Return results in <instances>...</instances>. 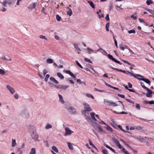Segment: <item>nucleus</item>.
<instances>
[{
  "label": "nucleus",
  "mask_w": 154,
  "mask_h": 154,
  "mask_svg": "<svg viewBox=\"0 0 154 154\" xmlns=\"http://www.w3.org/2000/svg\"><path fill=\"white\" fill-rule=\"evenodd\" d=\"M68 111L70 112L71 114L75 113L76 112V110L75 109L73 108L72 107H69L68 109H67Z\"/></svg>",
  "instance_id": "10"
},
{
  "label": "nucleus",
  "mask_w": 154,
  "mask_h": 154,
  "mask_svg": "<svg viewBox=\"0 0 154 154\" xmlns=\"http://www.w3.org/2000/svg\"><path fill=\"white\" fill-rule=\"evenodd\" d=\"M146 83L150 85V81L148 79H144V80L143 81Z\"/></svg>",
  "instance_id": "37"
},
{
  "label": "nucleus",
  "mask_w": 154,
  "mask_h": 154,
  "mask_svg": "<svg viewBox=\"0 0 154 154\" xmlns=\"http://www.w3.org/2000/svg\"><path fill=\"white\" fill-rule=\"evenodd\" d=\"M56 18L57 20L58 21H60L61 20V17L60 16L58 15L57 14L56 15Z\"/></svg>",
  "instance_id": "38"
},
{
  "label": "nucleus",
  "mask_w": 154,
  "mask_h": 154,
  "mask_svg": "<svg viewBox=\"0 0 154 154\" xmlns=\"http://www.w3.org/2000/svg\"><path fill=\"white\" fill-rule=\"evenodd\" d=\"M69 16H71L72 14V11L71 9H69V10L66 13Z\"/></svg>",
  "instance_id": "30"
},
{
  "label": "nucleus",
  "mask_w": 154,
  "mask_h": 154,
  "mask_svg": "<svg viewBox=\"0 0 154 154\" xmlns=\"http://www.w3.org/2000/svg\"><path fill=\"white\" fill-rule=\"evenodd\" d=\"M105 19L107 21L109 20V14H107L106 15V16L105 17Z\"/></svg>",
  "instance_id": "54"
},
{
  "label": "nucleus",
  "mask_w": 154,
  "mask_h": 154,
  "mask_svg": "<svg viewBox=\"0 0 154 154\" xmlns=\"http://www.w3.org/2000/svg\"><path fill=\"white\" fill-rule=\"evenodd\" d=\"M118 96L121 98H125V95L124 94H118Z\"/></svg>",
  "instance_id": "53"
},
{
  "label": "nucleus",
  "mask_w": 154,
  "mask_h": 154,
  "mask_svg": "<svg viewBox=\"0 0 154 154\" xmlns=\"http://www.w3.org/2000/svg\"><path fill=\"white\" fill-rule=\"evenodd\" d=\"M135 130L140 131L141 129V128L140 126L135 127Z\"/></svg>",
  "instance_id": "50"
},
{
  "label": "nucleus",
  "mask_w": 154,
  "mask_h": 154,
  "mask_svg": "<svg viewBox=\"0 0 154 154\" xmlns=\"http://www.w3.org/2000/svg\"><path fill=\"white\" fill-rule=\"evenodd\" d=\"M74 48L76 50H77V51H81V49L79 47H78V45L77 44H76V43L74 44Z\"/></svg>",
  "instance_id": "20"
},
{
  "label": "nucleus",
  "mask_w": 154,
  "mask_h": 154,
  "mask_svg": "<svg viewBox=\"0 0 154 154\" xmlns=\"http://www.w3.org/2000/svg\"><path fill=\"white\" fill-rule=\"evenodd\" d=\"M88 3L90 4V6L92 8H95V6L93 2L91 1H88Z\"/></svg>",
  "instance_id": "22"
},
{
  "label": "nucleus",
  "mask_w": 154,
  "mask_h": 154,
  "mask_svg": "<svg viewBox=\"0 0 154 154\" xmlns=\"http://www.w3.org/2000/svg\"><path fill=\"white\" fill-rule=\"evenodd\" d=\"M104 145L107 148L111 150L112 152H115L114 149H112V148L111 147L109 146L107 144H106L105 143L104 144Z\"/></svg>",
  "instance_id": "19"
},
{
  "label": "nucleus",
  "mask_w": 154,
  "mask_h": 154,
  "mask_svg": "<svg viewBox=\"0 0 154 154\" xmlns=\"http://www.w3.org/2000/svg\"><path fill=\"white\" fill-rule=\"evenodd\" d=\"M125 145L128 148L131 149H132V148L129 144H127L126 143Z\"/></svg>",
  "instance_id": "61"
},
{
  "label": "nucleus",
  "mask_w": 154,
  "mask_h": 154,
  "mask_svg": "<svg viewBox=\"0 0 154 154\" xmlns=\"http://www.w3.org/2000/svg\"><path fill=\"white\" fill-rule=\"evenodd\" d=\"M116 146H118V148L119 149H122V151L125 154H130L127 151H126L124 148L122 147L121 146L119 142V143L117 144L116 145Z\"/></svg>",
  "instance_id": "5"
},
{
  "label": "nucleus",
  "mask_w": 154,
  "mask_h": 154,
  "mask_svg": "<svg viewBox=\"0 0 154 154\" xmlns=\"http://www.w3.org/2000/svg\"><path fill=\"white\" fill-rule=\"evenodd\" d=\"M6 87L8 89V90L10 91L11 94H13L14 93L15 90L13 88L11 87L10 85H7Z\"/></svg>",
  "instance_id": "9"
},
{
  "label": "nucleus",
  "mask_w": 154,
  "mask_h": 154,
  "mask_svg": "<svg viewBox=\"0 0 154 154\" xmlns=\"http://www.w3.org/2000/svg\"><path fill=\"white\" fill-rule=\"evenodd\" d=\"M47 63H52L53 62V60L52 59L49 58L46 61Z\"/></svg>",
  "instance_id": "33"
},
{
  "label": "nucleus",
  "mask_w": 154,
  "mask_h": 154,
  "mask_svg": "<svg viewBox=\"0 0 154 154\" xmlns=\"http://www.w3.org/2000/svg\"><path fill=\"white\" fill-rule=\"evenodd\" d=\"M139 21L140 23H145V21H144L143 20H142V19H140V18H139Z\"/></svg>",
  "instance_id": "64"
},
{
  "label": "nucleus",
  "mask_w": 154,
  "mask_h": 154,
  "mask_svg": "<svg viewBox=\"0 0 154 154\" xmlns=\"http://www.w3.org/2000/svg\"><path fill=\"white\" fill-rule=\"evenodd\" d=\"M102 152L103 154H108V152L107 150L105 149H103Z\"/></svg>",
  "instance_id": "39"
},
{
  "label": "nucleus",
  "mask_w": 154,
  "mask_h": 154,
  "mask_svg": "<svg viewBox=\"0 0 154 154\" xmlns=\"http://www.w3.org/2000/svg\"><path fill=\"white\" fill-rule=\"evenodd\" d=\"M112 88L114 89H115V90H118L119 92H120V91H121V90H120L118 88H117V87H113V86H112Z\"/></svg>",
  "instance_id": "59"
},
{
  "label": "nucleus",
  "mask_w": 154,
  "mask_h": 154,
  "mask_svg": "<svg viewBox=\"0 0 154 154\" xmlns=\"http://www.w3.org/2000/svg\"><path fill=\"white\" fill-rule=\"evenodd\" d=\"M52 128V126L49 124H47L45 127L46 129H48Z\"/></svg>",
  "instance_id": "43"
},
{
  "label": "nucleus",
  "mask_w": 154,
  "mask_h": 154,
  "mask_svg": "<svg viewBox=\"0 0 154 154\" xmlns=\"http://www.w3.org/2000/svg\"><path fill=\"white\" fill-rule=\"evenodd\" d=\"M97 130L99 132L101 133L103 132V130L100 126H97Z\"/></svg>",
  "instance_id": "15"
},
{
  "label": "nucleus",
  "mask_w": 154,
  "mask_h": 154,
  "mask_svg": "<svg viewBox=\"0 0 154 154\" xmlns=\"http://www.w3.org/2000/svg\"><path fill=\"white\" fill-rule=\"evenodd\" d=\"M112 140L115 143L116 145L119 143L118 140L115 137L112 138Z\"/></svg>",
  "instance_id": "26"
},
{
  "label": "nucleus",
  "mask_w": 154,
  "mask_h": 154,
  "mask_svg": "<svg viewBox=\"0 0 154 154\" xmlns=\"http://www.w3.org/2000/svg\"><path fill=\"white\" fill-rule=\"evenodd\" d=\"M84 60L85 61L88 62L89 63H92V62L91 61L90 59H88L87 58H84Z\"/></svg>",
  "instance_id": "44"
},
{
  "label": "nucleus",
  "mask_w": 154,
  "mask_h": 154,
  "mask_svg": "<svg viewBox=\"0 0 154 154\" xmlns=\"http://www.w3.org/2000/svg\"><path fill=\"white\" fill-rule=\"evenodd\" d=\"M86 96L88 97H90L93 99H94V96L91 94H87Z\"/></svg>",
  "instance_id": "36"
},
{
  "label": "nucleus",
  "mask_w": 154,
  "mask_h": 154,
  "mask_svg": "<svg viewBox=\"0 0 154 154\" xmlns=\"http://www.w3.org/2000/svg\"><path fill=\"white\" fill-rule=\"evenodd\" d=\"M52 149L55 152L57 153H58L59 152L58 149L55 146H52Z\"/></svg>",
  "instance_id": "23"
},
{
  "label": "nucleus",
  "mask_w": 154,
  "mask_h": 154,
  "mask_svg": "<svg viewBox=\"0 0 154 154\" xmlns=\"http://www.w3.org/2000/svg\"><path fill=\"white\" fill-rule=\"evenodd\" d=\"M136 108L138 110H140V105L138 103H136Z\"/></svg>",
  "instance_id": "47"
},
{
  "label": "nucleus",
  "mask_w": 154,
  "mask_h": 154,
  "mask_svg": "<svg viewBox=\"0 0 154 154\" xmlns=\"http://www.w3.org/2000/svg\"><path fill=\"white\" fill-rule=\"evenodd\" d=\"M24 146H25V144H24V143H23L22 144V145L21 146V148H18V149H17L18 151H20V149H21V148H24Z\"/></svg>",
  "instance_id": "57"
},
{
  "label": "nucleus",
  "mask_w": 154,
  "mask_h": 154,
  "mask_svg": "<svg viewBox=\"0 0 154 154\" xmlns=\"http://www.w3.org/2000/svg\"><path fill=\"white\" fill-rule=\"evenodd\" d=\"M131 17L135 20H136L137 19V17L134 16V15H132L131 16Z\"/></svg>",
  "instance_id": "62"
},
{
  "label": "nucleus",
  "mask_w": 154,
  "mask_h": 154,
  "mask_svg": "<svg viewBox=\"0 0 154 154\" xmlns=\"http://www.w3.org/2000/svg\"><path fill=\"white\" fill-rule=\"evenodd\" d=\"M67 144H68V146L69 148V149H70L71 150L73 149V146H72V144L71 143H68Z\"/></svg>",
  "instance_id": "32"
},
{
  "label": "nucleus",
  "mask_w": 154,
  "mask_h": 154,
  "mask_svg": "<svg viewBox=\"0 0 154 154\" xmlns=\"http://www.w3.org/2000/svg\"><path fill=\"white\" fill-rule=\"evenodd\" d=\"M47 72L46 69H44L43 70V73L44 75V76H43L42 75H41V74L39 73V72L38 73V76L40 77L42 79L43 78L45 75V74H46V73Z\"/></svg>",
  "instance_id": "12"
},
{
  "label": "nucleus",
  "mask_w": 154,
  "mask_h": 154,
  "mask_svg": "<svg viewBox=\"0 0 154 154\" xmlns=\"http://www.w3.org/2000/svg\"><path fill=\"white\" fill-rule=\"evenodd\" d=\"M1 3L2 5V6H4V7H6V6H7V5H6L7 3L6 2V0H5V1H4V2H1Z\"/></svg>",
  "instance_id": "45"
},
{
  "label": "nucleus",
  "mask_w": 154,
  "mask_h": 154,
  "mask_svg": "<svg viewBox=\"0 0 154 154\" xmlns=\"http://www.w3.org/2000/svg\"><path fill=\"white\" fill-rule=\"evenodd\" d=\"M118 127L122 131H123L124 132H125V131L121 127V126L120 125H119L118 126Z\"/></svg>",
  "instance_id": "63"
},
{
  "label": "nucleus",
  "mask_w": 154,
  "mask_h": 154,
  "mask_svg": "<svg viewBox=\"0 0 154 154\" xmlns=\"http://www.w3.org/2000/svg\"><path fill=\"white\" fill-rule=\"evenodd\" d=\"M141 84L142 88H143L144 89L146 90L147 88V87H146L145 86L144 84L143 83L141 82Z\"/></svg>",
  "instance_id": "52"
},
{
  "label": "nucleus",
  "mask_w": 154,
  "mask_h": 154,
  "mask_svg": "<svg viewBox=\"0 0 154 154\" xmlns=\"http://www.w3.org/2000/svg\"><path fill=\"white\" fill-rule=\"evenodd\" d=\"M7 3L9 5H11L14 3V2L12 0H5Z\"/></svg>",
  "instance_id": "28"
},
{
  "label": "nucleus",
  "mask_w": 154,
  "mask_h": 154,
  "mask_svg": "<svg viewBox=\"0 0 154 154\" xmlns=\"http://www.w3.org/2000/svg\"><path fill=\"white\" fill-rule=\"evenodd\" d=\"M119 47L121 50L124 51L125 49L128 48V46L126 45H120Z\"/></svg>",
  "instance_id": "14"
},
{
  "label": "nucleus",
  "mask_w": 154,
  "mask_h": 154,
  "mask_svg": "<svg viewBox=\"0 0 154 154\" xmlns=\"http://www.w3.org/2000/svg\"><path fill=\"white\" fill-rule=\"evenodd\" d=\"M55 86L58 89H62L63 90H65L67 88L69 87V86L68 85H58L57 86L56 85H55Z\"/></svg>",
  "instance_id": "8"
},
{
  "label": "nucleus",
  "mask_w": 154,
  "mask_h": 154,
  "mask_svg": "<svg viewBox=\"0 0 154 154\" xmlns=\"http://www.w3.org/2000/svg\"><path fill=\"white\" fill-rule=\"evenodd\" d=\"M100 50L101 51V52L103 54H107V52L105 50L101 48H100L98 49L97 50V51H99Z\"/></svg>",
  "instance_id": "17"
},
{
  "label": "nucleus",
  "mask_w": 154,
  "mask_h": 154,
  "mask_svg": "<svg viewBox=\"0 0 154 154\" xmlns=\"http://www.w3.org/2000/svg\"><path fill=\"white\" fill-rule=\"evenodd\" d=\"M83 105H84V109L83 112H85L87 111L90 112L91 111V109L88 104L86 102H84Z\"/></svg>",
  "instance_id": "1"
},
{
  "label": "nucleus",
  "mask_w": 154,
  "mask_h": 154,
  "mask_svg": "<svg viewBox=\"0 0 154 154\" xmlns=\"http://www.w3.org/2000/svg\"><path fill=\"white\" fill-rule=\"evenodd\" d=\"M17 144L16 142V140H15L12 139V147H14Z\"/></svg>",
  "instance_id": "27"
},
{
  "label": "nucleus",
  "mask_w": 154,
  "mask_h": 154,
  "mask_svg": "<svg viewBox=\"0 0 154 154\" xmlns=\"http://www.w3.org/2000/svg\"><path fill=\"white\" fill-rule=\"evenodd\" d=\"M90 114L92 119L94 120V121H97V120L94 117L95 113L94 112H91L90 113Z\"/></svg>",
  "instance_id": "21"
},
{
  "label": "nucleus",
  "mask_w": 154,
  "mask_h": 154,
  "mask_svg": "<svg viewBox=\"0 0 154 154\" xmlns=\"http://www.w3.org/2000/svg\"><path fill=\"white\" fill-rule=\"evenodd\" d=\"M57 75L61 79H63L64 77L63 76L60 72H58L57 73Z\"/></svg>",
  "instance_id": "24"
},
{
  "label": "nucleus",
  "mask_w": 154,
  "mask_h": 154,
  "mask_svg": "<svg viewBox=\"0 0 154 154\" xmlns=\"http://www.w3.org/2000/svg\"><path fill=\"white\" fill-rule=\"evenodd\" d=\"M2 58L4 60H6L7 61H11V58H10L9 59H7L6 57L5 56L2 57Z\"/></svg>",
  "instance_id": "56"
},
{
  "label": "nucleus",
  "mask_w": 154,
  "mask_h": 154,
  "mask_svg": "<svg viewBox=\"0 0 154 154\" xmlns=\"http://www.w3.org/2000/svg\"><path fill=\"white\" fill-rule=\"evenodd\" d=\"M108 58L110 60H112L114 62L118 63L120 65H122V64L119 61L116 60L115 58L113 57V56L110 54L108 55Z\"/></svg>",
  "instance_id": "3"
},
{
  "label": "nucleus",
  "mask_w": 154,
  "mask_h": 154,
  "mask_svg": "<svg viewBox=\"0 0 154 154\" xmlns=\"http://www.w3.org/2000/svg\"><path fill=\"white\" fill-rule=\"evenodd\" d=\"M31 136L32 139H34L35 141H37L38 140V136L34 131L32 132V133L31 134Z\"/></svg>",
  "instance_id": "6"
},
{
  "label": "nucleus",
  "mask_w": 154,
  "mask_h": 154,
  "mask_svg": "<svg viewBox=\"0 0 154 154\" xmlns=\"http://www.w3.org/2000/svg\"><path fill=\"white\" fill-rule=\"evenodd\" d=\"M5 73V71L3 69H0V74L2 75H3Z\"/></svg>",
  "instance_id": "51"
},
{
  "label": "nucleus",
  "mask_w": 154,
  "mask_h": 154,
  "mask_svg": "<svg viewBox=\"0 0 154 154\" xmlns=\"http://www.w3.org/2000/svg\"><path fill=\"white\" fill-rule=\"evenodd\" d=\"M89 144L90 145L92 146L94 148V149H95L96 150H97V148H96V147L94 145V144H93L91 142V141L90 140H89Z\"/></svg>",
  "instance_id": "29"
},
{
  "label": "nucleus",
  "mask_w": 154,
  "mask_h": 154,
  "mask_svg": "<svg viewBox=\"0 0 154 154\" xmlns=\"http://www.w3.org/2000/svg\"><path fill=\"white\" fill-rule=\"evenodd\" d=\"M87 50L88 51V53L89 54L91 53L93 51V49L88 48H87Z\"/></svg>",
  "instance_id": "49"
},
{
  "label": "nucleus",
  "mask_w": 154,
  "mask_h": 154,
  "mask_svg": "<svg viewBox=\"0 0 154 154\" xmlns=\"http://www.w3.org/2000/svg\"><path fill=\"white\" fill-rule=\"evenodd\" d=\"M103 103L105 105L108 106H117V104L116 103L113 102L111 101L106 100H104Z\"/></svg>",
  "instance_id": "2"
},
{
  "label": "nucleus",
  "mask_w": 154,
  "mask_h": 154,
  "mask_svg": "<svg viewBox=\"0 0 154 154\" xmlns=\"http://www.w3.org/2000/svg\"><path fill=\"white\" fill-rule=\"evenodd\" d=\"M76 64L80 68L82 69L83 68L82 65L79 63L77 61H75Z\"/></svg>",
  "instance_id": "48"
},
{
  "label": "nucleus",
  "mask_w": 154,
  "mask_h": 154,
  "mask_svg": "<svg viewBox=\"0 0 154 154\" xmlns=\"http://www.w3.org/2000/svg\"><path fill=\"white\" fill-rule=\"evenodd\" d=\"M146 90L148 92V93H149L150 94H152V91L150 90L148 88H147Z\"/></svg>",
  "instance_id": "60"
},
{
  "label": "nucleus",
  "mask_w": 154,
  "mask_h": 154,
  "mask_svg": "<svg viewBox=\"0 0 154 154\" xmlns=\"http://www.w3.org/2000/svg\"><path fill=\"white\" fill-rule=\"evenodd\" d=\"M50 79L52 82H54L55 84H57L58 83V82L53 77H51L50 78Z\"/></svg>",
  "instance_id": "16"
},
{
  "label": "nucleus",
  "mask_w": 154,
  "mask_h": 154,
  "mask_svg": "<svg viewBox=\"0 0 154 154\" xmlns=\"http://www.w3.org/2000/svg\"><path fill=\"white\" fill-rule=\"evenodd\" d=\"M146 10L147 11H149L150 13L151 14H154V11H152V10L151 9H147Z\"/></svg>",
  "instance_id": "46"
},
{
  "label": "nucleus",
  "mask_w": 154,
  "mask_h": 154,
  "mask_svg": "<svg viewBox=\"0 0 154 154\" xmlns=\"http://www.w3.org/2000/svg\"><path fill=\"white\" fill-rule=\"evenodd\" d=\"M58 96L59 98V101L62 103H64V101L63 100V97L62 95L60 94H59Z\"/></svg>",
  "instance_id": "18"
},
{
  "label": "nucleus",
  "mask_w": 154,
  "mask_h": 154,
  "mask_svg": "<svg viewBox=\"0 0 154 154\" xmlns=\"http://www.w3.org/2000/svg\"><path fill=\"white\" fill-rule=\"evenodd\" d=\"M39 37L40 38L42 39H44L46 40V41L48 40V39L46 38L45 36L42 35H40L39 36Z\"/></svg>",
  "instance_id": "34"
},
{
  "label": "nucleus",
  "mask_w": 154,
  "mask_h": 154,
  "mask_svg": "<svg viewBox=\"0 0 154 154\" xmlns=\"http://www.w3.org/2000/svg\"><path fill=\"white\" fill-rule=\"evenodd\" d=\"M146 3L148 5H149L152 4L153 2L151 0H148L146 1Z\"/></svg>",
  "instance_id": "41"
},
{
  "label": "nucleus",
  "mask_w": 154,
  "mask_h": 154,
  "mask_svg": "<svg viewBox=\"0 0 154 154\" xmlns=\"http://www.w3.org/2000/svg\"><path fill=\"white\" fill-rule=\"evenodd\" d=\"M114 112L116 113V114H128V113L126 112H124V111H123V112H117L116 111H114Z\"/></svg>",
  "instance_id": "35"
},
{
  "label": "nucleus",
  "mask_w": 154,
  "mask_h": 154,
  "mask_svg": "<svg viewBox=\"0 0 154 154\" xmlns=\"http://www.w3.org/2000/svg\"><path fill=\"white\" fill-rule=\"evenodd\" d=\"M126 100L129 102V103H132V104H134V101H133L130 100L126 99Z\"/></svg>",
  "instance_id": "55"
},
{
  "label": "nucleus",
  "mask_w": 154,
  "mask_h": 154,
  "mask_svg": "<svg viewBox=\"0 0 154 154\" xmlns=\"http://www.w3.org/2000/svg\"><path fill=\"white\" fill-rule=\"evenodd\" d=\"M110 23L109 22H108L107 23L106 25V30L107 31H109V27Z\"/></svg>",
  "instance_id": "31"
},
{
  "label": "nucleus",
  "mask_w": 154,
  "mask_h": 154,
  "mask_svg": "<svg viewBox=\"0 0 154 154\" xmlns=\"http://www.w3.org/2000/svg\"><path fill=\"white\" fill-rule=\"evenodd\" d=\"M36 5V3L34 2L32 3V4L29 5L27 8L29 9L32 10L35 8V7Z\"/></svg>",
  "instance_id": "11"
},
{
  "label": "nucleus",
  "mask_w": 154,
  "mask_h": 154,
  "mask_svg": "<svg viewBox=\"0 0 154 154\" xmlns=\"http://www.w3.org/2000/svg\"><path fill=\"white\" fill-rule=\"evenodd\" d=\"M65 133L64 134L65 136L67 135H70L72 133H73L72 131H71L68 127H66L65 128Z\"/></svg>",
  "instance_id": "4"
},
{
  "label": "nucleus",
  "mask_w": 154,
  "mask_h": 154,
  "mask_svg": "<svg viewBox=\"0 0 154 154\" xmlns=\"http://www.w3.org/2000/svg\"><path fill=\"white\" fill-rule=\"evenodd\" d=\"M128 32L129 34H131V33H135V32H135V30H134V29H132V30H131L128 31Z\"/></svg>",
  "instance_id": "42"
},
{
  "label": "nucleus",
  "mask_w": 154,
  "mask_h": 154,
  "mask_svg": "<svg viewBox=\"0 0 154 154\" xmlns=\"http://www.w3.org/2000/svg\"><path fill=\"white\" fill-rule=\"evenodd\" d=\"M36 153V151L35 148H32L31 149L30 154H35Z\"/></svg>",
  "instance_id": "25"
},
{
  "label": "nucleus",
  "mask_w": 154,
  "mask_h": 154,
  "mask_svg": "<svg viewBox=\"0 0 154 154\" xmlns=\"http://www.w3.org/2000/svg\"><path fill=\"white\" fill-rule=\"evenodd\" d=\"M113 38H114V40L115 44L116 46V47L118 48V45H117V41H116V38H115V37H113Z\"/></svg>",
  "instance_id": "58"
},
{
  "label": "nucleus",
  "mask_w": 154,
  "mask_h": 154,
  "mask_svg": "<svg viewBox=\"0 0 154 154\" xmlns=\"http://www.w3.org/2000/svg\"><path fill=\"white\" fill-rule=\"evenodd\" d=\"M66 73L69 74L72 77L74 78H76V75L75 74V75L69 70H65V71Z\"/></svg>",
  "instance_id": "13"
},
{
  "label": "nucleus",
  "mask_w": 154,
  "mask_h": 154,
  "mask_svg": "<svg viewBox=\"0 0 154 154\" xmlns=\"http://www.w3.org/2000/svg\"><path fill=\"white\" fill-rule=\"evenodd\" d=\"M110 68L114 70H116L117 71H119L120 72H122L124 73H125V74L128 75L129 73L127 72H127H126V71L125 70H122L121 69H119L117 68L113 67L112 66H110Z\"/></svg>",
  "instance_id": "7"
},
{
  "label": "nucleus",
  "mask_w": 154,
  "mask_h": 154,
  "mask_svg": "<svg viewBox=\"0 0 154 154\" xmlns=\"http://www.w3.org/2000/svg\"><path fill=\"white\" fill-rule=\"evenodd\" d=\"M50 77V75L48 74H46L45 78V80L46 82H47L48 81V79Z\"/></svg>",
  "instance_id": "40"
}]
</instances>
